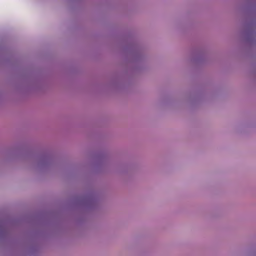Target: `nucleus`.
<instances>
[{
  "mask_svg": "<svg viewBox=\"0 0 256 256\" xmlns=\"http://www.w3.org/2000/svg\"><path fill=\"white\" fill-rule=\"evenodd\" d=\"M32 250H33V253L34 252V244H33V248H32Z\"/></svg>",
  "mask_w": 256,
  "mask_h": 256,
  "instance_id": "1",
  "label": "nucleus"
}]
</instances>
